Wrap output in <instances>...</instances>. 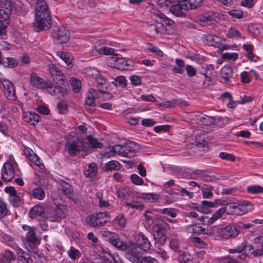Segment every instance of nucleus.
Wrapping results in <instances>:
<instances>
[{"label":"nucleus","instance_id":"obj_46","mask_svg":"<svg viewBox=\"0 0 263 263\" xmlns=\"http://www.w3.org/2000/svg\"><path fill=\"white\" fill-rule=\"evenodd\" d=\"M69 257L72 260L79 258L81 256L80 252L73 246H71L67 252Z\"/></svg>","mask_w":263,"mask_h":263},{"label":"nucleus","instance_id":"obj_7","mask_svg":"<svg viewBox=\"0 0 263 263\" xmlns=\"http://www.w3.org/2000/svg\"><path fill=\"white\" fill-rule=\"evenodd\" d=\"M49 71L53 80L59 84V86L60 85H62L64 87H66L68 84L67 82H65V76L54 65L51 64L49 66Z\"/></svg>","mask_w":263,"mask_h":263},{"label":"nucleus","instance_id":"obj_27","mask_svg":"<svg viewBox=\"0 0 263 263\" xmlns=\"http://www.w3.org/2000/svg\"><path fill=\"white\" fill-rule=\"evenodd\" d=\"M95 79H97L96 82L97 83V87L98 88V91L100 92H105L107 89V84L106 80L103 79H100V73L97 71H95Z\"/></svg>","mask_w":263,"mask_h":263},{"label":"nucleus","instance_id":"obj_9","mask_svg":"<svg viewBox=\"0 0 263 263\" xmlns=\"http://www.w3.org/2000/svg\"><path fill=\"white\" fill-rule=\"evenodd\" d=\"M14 176V170L10 163L6 162L2 169V178L4 182L11 181Z\"/></svg>","mask_w":263,"mask_h":263},{"label":"nucleus","instance_id":"obj_5","mask_svg":"<svg viewBox=\"0 0 263 263\" xmlns=\"http://www.w3.org/2000/svg\"><path fill=\"white\" fill-rule=\"evenodd\" d=\"M12 8L13 4L11 0H0V22L9 19Z\"/></svg>","mask_w":263,"mask_h":263},{"label":"nucleus","instance_id":"obj_30","mask_svg":"<svg viewBox=\"0 0 263 263\" xmlns=\"http://www.w3.org/2000/svg\"><path fill=\"white\" fill-rule=\"evenodd\" d=\"M15 259L13 253L9 250H5L0 256V263H10Z\"/></svg>","mask_w":263,"mask_h":263},{"label":"nucleus","instance_id":"obj_1","mask_svg":"<svg viewBox=\"0 0 263 263\" xmlns=\"http://www.w3.org/2000/svg\"><path fill=\"white\" fill-rule=\"evenodd\" d=\"M253 243L254 247L252 246H246L245 248V254L241 253L238 257L241 259H245L247 256L253 255L254 257H260L263 256V237L259 236L254 238Z\"/></svg>","mask_w":263,"mask_h":263},{"label":"nucleus","instance_id":"obj_18","mask_svg":"<svg viewBox=\"0 0 263 263\" xmlns=\"http://www.w3.org/2000/svg\"><path fill=\"white\" fill-rule=\"evenodd\" d=\"M139 149V145L133 142H127L125 144V157H134L137 152Z\"/></svg>","mask_w":263,"mask_h":263},{"label":"nucleus","instance_id":"obj_49","mask_svg":"<svg viewBox=\"0 0 263 263\" xmlns=\"http://www.w3.org/2000/svg\"><path fill=\"white\" fill-rule=\"evenodd\" d=\"M201 188L203 198H210L212 197L213 194L211 191L213 187L212 186H208L206 184H203Z\"/></svg>","mask_w":263,"mask_h":263},{"label":"nucleus","instance_id":"obj_16","mask_svg":"<svg viewBox=\"0 0 263 263\" xmlns=\"http://www.w3.org/2000/svg\"><path fill=\"white\" fill-rule=\"evenodd\" d=\"M190 232L194 233L212 235L214 234V230L211 228H204L200 225L190 226L187 228Z\"/></svg>","mask_w":263,"mask_h":263},{"label":"nucleus","instance_id":"obj_33","mask_svg":"<svg viewBox=\"0 0 263 263\" xmlns=\"http://www.w3.org/2000/svg\"><path fill=\"white\" fill-rule=\"evenodd\" d=\"M184 4H182L184 8L189 10L190 9H195L200 6L202 3L203 0H183Z\"/></svg>","mask_w":263,"mask_h":263},{"label":"nucleus","instance_id":"obj_51","mask_svg":"<svg viewBox=\"0 0 263 263\" xmlns=\"http://www.w3.org/2000/svg\"><path fill=\"white\" fill-rule=\"evenodd\" d=\"M26 239L30 242L36 243H39V240L35 235L33 230H29L26 234Z\"/></svg>","mask_w":263,"mask_h":263},{"label":"nucleus","instance_id":"obj_25","mask_svg":"<svg viewBox=\"0 0 263 263\" xmlns=\"http://www.w3.org/2000/svg\"><path fill=\"white\" fill-rule=\"evenodd\" d=\"M222 120V117H212L204 115L201 118L200 121L202 124L208 126L212 124H219V121Z\"/></svg>","mask_w":263,"mask_h":263},{"label":"nucleus","instance_id":"obj_39","mask_svg":"<svg viewBox=\"0 0 263 263\" xmlns=\"http://www.w3.org/2000/svg\"><path fill=\"white\" fill-rule=\"evenodd\" d=\"M44 213V208L41 205H35L32 208L30 212V216L34 218L36 216L42 215Z\"/></svg>","mask_w":263,"mask_h":263},{"label":"nucleus","instance_id":"obj_53","mask_svg":"<svg viewBox=\"0 0 263 263\" xmlns=\"http://www.w3.org/2000/svg\"><path fill=\"white\" fill-rule=\"evenodd\" d=\"M10 201L11 204L14 206H18L22 202V197L16 193L14 195L9 197Z\"/></svg>","mask_w":263,"mask_h":263},{"label":"nucleus","instance_id":"obj_47","mask_svg":"<svg viewBox=\"0 0 263 263\" xmlns=\"http://www.w3.org/2000/svg\"><path fill=\"white\" fill-rule=\"evenodd\" d=\"M178 259L180 263H194L192 258L187 253H183L180 254Z\"/></svg>","mask_w":263,"mask_h":263},{"label":"nucleus","instance_id":"obj_21","mask_svg":"<svg viewBox=\"0 0 263 263\" xmlns=\"http://www.w3.org/2000/svg\"><path fill=\"white\" fill-rule=\"evenodd\" d=\"M184 4L183 0L180 1L178 4L172 6L170 8V12L176 16H182L185 15L183 10H187L182 5Z\"/></svg>","mask_w":263,"mask_h":263},{"label":"nucleus","instance_id":"obj_62","mask_svg":"<svg viewBox=\"0 0 263 263\" xmlns=\"http://www.w3.org/2000/svg\"><path fill=\"white\" fill-rule=\"evenodd\" d=\"M130 179L132 182L136 185H141L143 183V179L136 174L132 175Z\"/></svg>","mask_w":263,"mask_h":263},{"label":"nucleus","instance_id":"obj_11","mask_svg":"<svg viewBox=\"0 0 263 263\" xmlns=\"http://www.w3.org/2000/svg\"><path fill=\"white\" fill-rule=\"evenodd\" d=\"M164 26L163 23L156 21H151V23L148 25L147 31L152 36L158 34H162L164 32Z\"/></svg>","mask_w":263,"mask_h":263},{"label":"nucleus","instance_id":"obj_13","mask_svg":"<svg viewBox=\"0 0 263 263\" xmlns=\"http://www.w3.org/2000/svg\"><path fill=\"white\" fill-rule=\"evenodd\" d=\"M35 16L43 15L47 16L50 14L48 6L45 0H37L35 5Z\"/></svg>","mask_w":263,"mask_h":263},{"label":"nucleus","instance_id":"obj_8","mask_svg":"<svg viewBox=\"0 0 263 263\" xmlns=\"http://www.w3.org/2000/svg\"><path fill=\"white\" fill-rule=\"evenodd\" d=\"M36 27L39 30H46L49 29L52 25L50 14L35 16Z\"/></svg>","mask_w":263,"mask_h":263},{"label":"nucleus","instance_id":"obj_44","mask_svg":"<svg viewBox=\"0 0 263 263\" xmlns=\"http://www.w3.org/2000/svg\"><path fill=\"white\" fill-rule=\"evenodd\" d=\"M140 197L148 202H155L158 200L159 196L157 194L152 193L142 194Z\"/></svg>","mask_w":263,"mask_h":263},{"label":"nucleus","instance_id":"obj_52","mask_svg":"<svg viewBox=\"0 0 263 263\" xmlns=\"http://www.w3.org/2000/svg\"><path fill=\"white\" fill-rule=\"evenodd\" d=\"M46 85L44 88L47 89V91L52 96H56L60 90V89L55 87L52 83H46Z\"/></svg>","mask_w":263,"mask_h":263},{"label":"nucleus","instance_id":"obj_58","mask_svg":"<svg viewBox=\"0 0 263 263\" xmlns=\"http://www.w3.org/2000/svg\"><path fill=\"white\" fill-rule=\"evenodd\" d=\"M126 205L127 206L139 210H142L144 207L143 203L141 201H133L130 202H127Z\"/></svg>","mask_w":263,"mask_h":263},{"label":"nucleus","instance_id":"obj_37","mask_svg":"<svg viewBox=\"0 0 263 263\" xmlns=\"http://www.w3.org/2000/svg\"><path fill=\"white\" fill-rule=\"evenodd\" d=\"M62 192L66 196L70 195L72 193V188L71 186L64 181H61L60 182V187H59Z\"/></svg>","mask_w":263,"mask_h":263},{"label":"nucleus","instance_id":"obj_19","mask_svg":"<svg viewBox=\"0 0 263 263\" xmlns=\"http://www.w3.org/2000/svg\"><path fill=\"white\" fill-rule=\"evenodd\" d=\"M30 84L32 86L39 89H43L46 87V83L36 73L32 72L30 77Z\"/></svg>","mask_w":263,"mask_h":263},{"label":"nucleus","instance_id":"obj_32","mask_svg":"<svg viewBox=\"0 0 263 263\" xmlns=\"http://www.w3.org/2000/svg\"><path fill=\"white\" fill-rule=\"evenodd\" d=\"M25 121L31 125H34L40 120V117L34 112H29L26 114L24 117Z\"/></svg>","mask_w":263,"mask_h":263},{"label":"nucleus","instance_id":"obj_40","mask_svg":"<svg viewBox=\"0 0 263 263\" xmlns=\"http://www.w3.org/2000/svg\"><path fill=\"white\" fill-rule=\"evenodd\" d=\"M215 206V203L208 201H202L201 202V205H199L198 206H196L195 208L198 211L206 213L207 209H206L208 207L213 208Z\"/></svg>","mask_w":263,"mask_h":263},{"label":"nucleus","instance_id":"obj_10","mask_svg":"<svg viewBox=\"0 0 263 263\" xmlns=\"http://www.w3.org/2000/svg\"><path fill=\"white\" fill-rule=\"evenodd\" d=\"M2 85L5 96L9 100H15L16 96L13 83L8 80H4L2 82Z\"/></svg>","mask_w":263,"mask_h":263},{"label":"nucleus","instance_id":"obj_50","mask_svg":"<svg viewBox=\"0 0 263 263\" xmlns=\"http://www.w3.org/2000/svg\"><path fill=\"white\" fill-rule=\"evenodd\" d=\"M248 193L251 194H258L263 193V187L259 185H250L247 188Z\"/></svg>","mask_w":263,"mask_h":263},{"label":"nucleus","instance_id":"obj_59","mask_svg":"<svg viewBox=\"0 0 263 263\" xmlns=\"http://www.w3.org/2000/svg\"><path fill=\"white\" fill-rule=\"evenodd\" d=\"M8 212V209L5 202L0 199V219L6 216Z\"/></svg>","mask_w":263,"mask_h":263},{"label":"nucleus","instance_id":"obj_3","mask_svg":"<svg viewBox=\"0 0 263 263\" xmlns=\"http://www.w3.org/2000/svg\"><path fill=\"white\" fill-rule=\"evenodd\" d=\"M230 213L234 215H241L251 211L253 205L248 201H241L237 203H233L228 205Z\"/></svg>","mask_w":263,"mask_h":263},{"label":"nucleus","instance_id":"obj_24","mask_svg":"<svg viewBox=\"0 0 263 263\" xmlns=\"http://www.w3.org/2000/svg\"><path fill=\"white\" fill-rule=\"evenodd\" d=\"M30 197L38 200H43L45 196V193L43 190L40 187H35L33 190H29L27 191Z\"/></svg>","mask_w":263,"mask_h":263},{"label":"nucleus","instance_id":"obj_48","mask_svg":"<svg viewBox=\"0 0 263 263\" xmlns=\"http://www.w3.org/2000/svg\"><path fill=\"white\" fill-rule=\"evenodd\" d=\"M87 140L88 142L94 148H101L103 146V144L99 142L96 138H93L91 136H87Z\"/></svg>","mask_w":263,"mask_h":263},{"label":"nucleus","instance_id":"obj_60","mask_svg":"<svg viewBox=\"0 0 263 263\" xmlns=\"http://www.w3.org/2000/svg\"><path fill=\"white\" fill-rule=\"evenodd\" d=\"M219 157L222 159L229 160L232 162L235 161V157L231 154L225 152H221L219 154Z\"/></svg>","mask_w":263,"mask_h":263},{"label":"nucleus","instance_id":"obj_34","mask_svg":"<svg viewBox=\"0 0 263 263\" xmlns=\"http://www.w3.org/2000/svg\"><path fill=\"white\" fill-rule=\"evenodd\" d=\"M0 63L6 67L13 68L17 66V62L15 59L12 58H3Z\"/></svg>","mask_w":263,"mask_h":263},{"label":"nucleus","instance_id":"obj_45","mask_svg":"<svg viewBox=\"0 0 263 263\" xmlns=\"http://www.w3.org/2000/svg\"><path fill=\"white\" fill-rule=\"evenodd\" d=\"M199 22L202 26H208L211 25L214 21V16L212 15H205L201 16L199 19Z\"/></svg>","mask_w":263,"mask_h":263},{"label":"nucleus","instance_id":"obj_31","mask_svg":"<svg viewBox=\"0 0 263 263\" xmlns=\"http://www.w3.org/2000/svg\"><path fill=\"white\" fill-rule=\"evenodd\" d=\"M125 257L134 263H143L141 257L137 255L136 251L131 249L125 253Z\"/></svg>","mask_w":263,"mask_h":263},{"label":"nucleus","instance_id":"obj_43","mask_svg":"<svg viewBox=\"0 0 263 263\" xmlns=\"http://www.w3.org/2000/svg\"><path fill=\"white\" fill-rule=\"evenodd\" d=\"M95 50L101 54L112 55L114 54V49L108 47H101L99 48L95 47Z\"/></svg>","mask_w":263,"mask_h":263},{"label":"nucleus","instance_id":"obj_35","mask_svg":"<svg viewBox=\"0 0 263 263\" xmlns=\"http://www.w3.org/2000/svg\"><path fill=\"white\" fill-rule=\"evenodd\" d=\"M175 64L176 66L173 67L172 71L174 73L182 74L184 71L185 63L184 61L180 59H176Z\"/></svg>","mask_w":263,"mask_h":263},{"label":"nucleus","instance_id":"obj_42","mask_svg":"<svg viewBox=\"0 0 263 263\" xmlns=\"http://www.w3.org/2000/svg\"><path fill=\"white\" fill-rule=\"evenodd\" d=\"M226 211V210L224 208H221L219 209L218 211H217L212 217L209 219L208 223L210 224L213 223L215 221L220 218L223 214H224Z\"/></svg>","mask_w":263,"mask_h":263},{"label":"nucleus","instance_id":"obj_20","mask_svg":"<svg viewBox=\"0 0 263 263\" xmlns=\"http://www.w3.org/2000/svg\"><path fill=\"white\" fill-rule=\"evenodd\" d=\"M202 40L205 44L209 46L215 47H217L220 42V40L218 36L211 34L203 35L202 36Z\"/></svg>","mask_w":263,"mask_h":263},{"label":"nucleus","instance_id":"obj_6","mask_svg":"<svg viewBox=\"0 0 263 263\" xmlns=\"http://www.w3.org/2000/svg\"><path fill=\"white\" fill-rule=\"evenodd\" d=\"M238 234L236 223L229 224L218 231V236L226 239L236 237Z\"/></svg>","mask_w":263,"mask_h":263},{"label":"nucleus","instance_id":"obj_41","mask_svg":"<svg viewBox=\"0 0 263 263\" xmlns=\"http://www.w3.org/2000/svg\"><path fill=\"white\" fill-rule=\"evenodd\" d=\"M70 83L74 92L78 93L80 91L81 88V82L79 80L72 78L70 80Z\"/></svg>","mask_w":263,"mask_h":263},{"label":"nucleus","instance_id":"obj_4","mask_svg":"<svg viewBox=\"0 0 263 263\" xmlns=\"http://www.w3.org/2000/svg\"><path fill=\"white\" fill-rule=\"evenodd\" d=\"M107 217L106 213H99L88 216L86 221L88 224L93 227H102L107 222Z\"/></svg>","mask_w":263,"mask_h":263},{"label":"nucleus","instance_id":"obj_64","mask_svg":"<svg viewBox=\"0 0 263 263\" xmlns=\"http://www.w3.org/2000/svg\"><path fill=\"white\" fill-rule=\"evenodd\" d=\"M129 80L134 85H139L141 83V77L137 75L131 76Z\"/></svg>","mask_w":263,"mask_h":263},{"label":"nucleus","instance_id":"obj_15","mask_svg":"<svg viewBox=\"0 0 263 263\" xmlns=\"http://www.w3.org/2000/svg\"><path fill=\"white\" fill-rule=\"evenodd\" d=\"M55 37L61 44L66 43L69 39V32L64 26L60 27L55 32Z\"/></svg>","mask_w":263,"mask_h":263},{"label":"nucleus","instance_id":"obj_2","mask_svg":"<svg viewBox=\"0 0 263 263\" xmlns=\"http://www.w3.org/2000/svg\"><path fill=\"white\" fill-rule=\"evenodd\" d=\"M65 148L72 157L76 156L81 151H88L87 144L84 143L79 138L74 139L72 141L67 142L65 145Z\"/></svg>","mask_w":263,"mask_h":263},{"label":"nucleus","instance_id":"obj_23","mask_svg":"<svg viewBox=\"0 0 263 263\" xmlns=\"http://www.w3.org/2000/svg\"><path fill=\"white\" fill-rule=\"evenodd\" d=\"M111 60L114 62V67L119 70H126L129 64L127 61L124 58L111 57Z\"/></svg>","mask_w":263,"mask_h":263},{"label":"nucleus","instance_id":"obj_29","mask_svg":"<svg viewBox=\"0 0 263 263\" xmlns=\"http://www.w3.org/2000/svg\"><path fill=\"white\" fill-rule=\"evenodd\" d=\"M109 242L113 246L121 250H126L128 248V246L126 243L121 241L118 235H117L113 238L109 239Z\"/></svg>","mask_w":263,"mask_h":263},{"label":"nucleus","instance_id":"obj_57","mask_svg":"<svg viewBox=\"0 0 263 263\" xmlns=\"http://www.w3.org/2000/svg\"><path fill=\"white\" fill-rule=\"evenodd\" d=\"M18 263H32V259L27 253H23L18 256Z\"/></svg>","mask_w":263,"mask_h":263},{"label":"nucleus","instance_id":"obj_36","mask_svg":"<svg viewBox=\"0 0 263 263\" xmlns=\"http://www.w3.org/2000/svg\"><path fill=\"white\" fill-rule=\"evenodd\" d=\"M97 165L95 163L89 164L88 168L84 172L85 175L87 177H93L97 174Z\"/></svg>","mask_w":263,"mask_h":263},{"label":"nucleus","instance_id":"obj_17","mask_svg":"<svg viewBox=\"0 0 263 263\" xmlns=\"http://www.w3.org/2000/svg\"><path fill=\"white\" fill-rule=\"evenodd\" d=\"M136 244L140 249L146 251L150 248V242L143 234H138L135 237Z\"/></svg>","mask_w":263,"mask_h":263},{"label":"nucleus","instance_id":"obj_28","mask_svg":"<svg viewBox=\"0 0 263 263\" xmlns=\"http://www.w3.org/2000/svg\"><path fill=\"white\" fill-rule=\"evenodd\" d=\"M56 54L65 63L68 67H71L72 66L73 56L70 53L58 51Z\"/></svg>","mask_w":263,"mask_h":263},{"label":"nucleus","instance_id":"obj_56","mask_svg":"<svg viewBox=\"0 0 263 263\" xmlns=\"http://www.w3.org/2000/svg\"><path fill=\"white\" fill-rule=\"evenodd\" d=\"M237 230H238V233L240 232H245L247 229H249L253 227V224L252 223H243L241 222H239L237 223H236Z\"/></svg>","mask_w":263,"mask_h":263},{"label":"nucleus","instance_id":"obj_38","mask_svg":"<svg viewBox=\"0 0 263 263\" xmlns=\"http://www.w3.org/2000/svg\"><path fill=\"white\" fill-rule=\"evenodd\" d=\"M120 168V164L117 161L112 160L107 162L104 166V170L106 171H112L118 170Z\"/></svg>","mask_w":263,"mask_h":263},{"label":"nucleus","instance_id":"obj_63","mask_svg":"<svg viewBox=\"0 0 263 263\" xmlns=\"http://www.w3.org/2000/svg\"><path fill=\"white\" fill-rule=\"evenodd\" d=\"M229 14L232 17L241 18L243 15V12L240 10H231L229 11Z\"/></svg>","mask_w":263,"mask_h":263},{"label":"nucleus","instance_id":"obj_22","mask_svg":"<svg viewBox=\"0 0 263 263\" xmlns=\"http://www.w3.org/2000/svg\"><path fill=\"white\" fill-rule=\"evenodd\" d=\"M221 76L226 83H230L234 79L233 70L229 66H223L221 70Z\"/></svg>","mask_w":263,"mask_h":263},{"label":"nucleus","instance_id":"obj_14","mask_svg":"<svg viewBox=\"0 0 263 263\" xmlns=\"http://www.w3.org/2000/svg\"><path fill=\"white\" fill-rule=\"evenodd\" d=\"M24 153L27 158L34 164L41 168L44 166L40 157H38L31 148L25 147L24 149Z\"/></svg>","mask_w":263,"mask_h":263},{"label":"nucleus","instance_id":"obj_55","mask_svg":"<svg viewBox=\"0 0 263 263\" xmlns=\"http://www.w3.org/2000/svg\"><path fill=\"white\" fill-rule=\"evenodd\" d=\"M228 38L232 39L233 37H242L241 34L237 29L234 28L229 29L227 33Z\"/></svg>","mask_w":263,"mask_h":263},{"label":"nucleus","instance_id":"obj_61","mask_svg":"<svg viewBox=\"0 0 263 263\" xmlns=\"http://www.w3.org/2000/svg\"><path fill=\"white\" fill-rule=\"evenodd\" d=\"M172 102L173 106H180L182 107H185L188 105L187 103L182 99H172Z\"/></svg>","mask_w":263,"mask_h":263},{"label":"nucleus","instance_id":"obj_12","mask_svg":"<svg viewBox=\"0 0 263 263\" xmlns=\"http://www.w3.org/2000/svg\"><path fill=\"white\" fill-rule=\"evenodd\" d=\"M67 213V208L65 205H59L54 210L55 217L50 216L48 218V220L50 221L59 222L62 218L66 217Z\"/></svg>","mask_w":263,"mask_h":263},{"label":"nucleus","instance_id":"obj_54","mask_svg":"<svg viewBox=\"0 0 263 263\" xmlns=\"http://www.w3.org/2000/svg\"><path fill=\"white\" fill-rule=\"evenodd\" d=\"M126 82L127 80H126L125 77L120 76L117 77L116 78L115 81L113 82V84H114L116 86L124 87L126 85Z\"/></svg>","mask_w":263,"mask_h":263},{"label":"nucleus","instance_id":"obj_26","mask_svg":"<svg viewBox=\"0 0 263 263\" xmlns=\"http://www.w3.org/2000/svg\"><path fill=\"white\" fill-rule=\"evenodd\" d=\"M97 93L96 90L93 89H89L86 94L85 103L89 106H95V99L97 97Z\"/></svg>","mask_w":263,"mask_h":263}]
</instances>
